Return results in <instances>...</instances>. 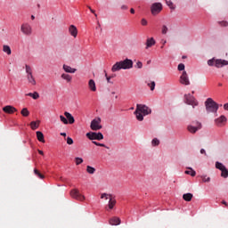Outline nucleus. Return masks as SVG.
<instances>
[{"instance_id": "f257e3e1", "label": "nucleus", "mask_w": 228, "mask_h": 228, "mask_svg": "<svg viewBox=\"0 0 228 228\" xmlns=\"http://www.w3.org/2000/svg\"><path fill=\"white\" fill-rule=\"evenodd\" d=\"M151 113H152V110L149 107H147V105H143V104L136 105L134 115L137 120H139V122H142L143 120V117H145L146 115H151Z\"/></svg>"}, {"instance_id": "f03ea898", "label": "nucleus", "mask_w": 228, "mask_h": 228, "mask_svg": "<svg viewBox=\"0 0 228 228\" xmlns=\"http://www.w3.org/2000/svg\"><path fill=\"white\" fill-rule=\"evenodd\" d=\"M129 69H133V61L131 59H126L124 61L116 62L112 66L111 70L113 72H118V70H127Z\"/></svg>"}, {"instance_id": "7ed1b4c3", "label": "nucleus", "mask_w": 228, "mask_h": 228, "mask_svg": "<svg viewBox=\"0 0 228 228\" xmlns=\"http://www.w3.org/2000/svg\"><path fill=\"white\" fill-rule=\"evenodd\" d=\"M205 106L208 113H216V111H218V103L214 102L211 98L207 99Z\"/></svg>"}, {"instance_id": "20e7f679", "label": "nucleus", "mask_w": 228, "mask_h": 228, "mask_svg": "<svg viewBox=\"0 0 228 228\" xmlns=\"http://www.w3.org/2000/svg\"><path fill=\"white\" fill-rule=\"evenodd\" d=\"M20 31L23 33L26 37H31L33 35V28L29 23H23L20 26Z\"/></svg>"}, {"instance_id": "39448f33", "label": "nucleus", "mask_w": 228, "mask_h": 228, "mask_svg": "<svg viewBox=\"0 0 228 228\" xmlns=\"http://www.w3.org/2000/svg\"><path fill=\"white\" fill-rule=\"evenodd\" d=\"M184 99H185L186 104L192 106V108H195V106H199V102H197V100H195V97H193V95L185 94Z\"/></svg>"}, {"instance_id": "423d86ee", "label": "nucleus", "mask_w": 228, "mask_h": 228, "mask_svg": "<svg viewBox=\"0 0 228 228\" xmlns=\"http://www.w3.org/2000/svg\"><path fill=\"white\" fill-rule=\"evenodd\" d=\"M86 136L89 140H104V135H102V133H95V132H89L86 134Z\"/></svg>"}, {"instance_id": "0eeeda50", "label": "nucleus", "mask_w": 228, "mask_h": 228, "mask_svg": "<svg viewBox=\"0 0 228 228\" xmlns=\"http://www.w3.org/2000/svg\"><path fill=\"white\" fill-rule=\"evenodd\" d=\"M90 127L92 131H99V129H102V126H101V118L93 119Z\"/></svg>"}, {"instance_id": "6e6552de", "label": "nucleus", "mask_w": 228, "mask_h": 228, "mask_svg": "<svg viewBox=\"0 0 228 228\" xmlns=\"http://www.w3.org/2000/svg\"><path fill=\"white\" fill-rule=\"evenodd\" d=\"M151 10L152 15H158V13H159L161 10H163V4H161V3H154L152 4Z\"/></svg>"}, {"instance_id": "1a4fd4ad", "label": "nucleus", "mask_w": 228, "mask_h": 228, "mask_svg": "<svg viewBox=\"0 0 228 228\" xmlns=\"http://www.w3.org/2000/svg\"><path fill=\"white\" fill-rule=\"evenodd\" d=\"M70 195L72 199H76L77 200H85V196L79 193V190L77 189L71 190Z\"/></svg>"}, {"instance_id": "9d476101", "label": "nucleus", "mask_w": 228, "mask_h": 228, "mask_svg": "<svg viewBox=\"0 0 228 228\" xmlns=\"http://www.w3.org/2000/svg\"><path fill=\"white\" fill-rule=\"evenodd\" d=\"M180 83L182 85H185L188 86L190 85V78L188 77V73L186 71H183L180 77Z\"/></svg>"}, {"instance_id": "9b49d317", "label": "nucleus", "mask_w": 228, "mask_h": 228, "mask_svg": "<svg viewBox=\"0 0 228 228\" xmlns=\"http://www.w3.org/2000/svg\"><path fill=\"white\" fill-rule=\"evenodd\" d=\"M195 126H188V131H189L190 133L195 134V133H197V131H199V129H201V127H202V124H200V123H199V122H196V123H195Z\"/></svg>"}, {"instance_id": "f8f14e48", "label": "nucleus", "mask_w": 228, "mask_h": 228, "mask_svg": "<svg viewBox=\"0 0 228 228\" xmlns=\"http://www.w3.org/2000/svg\"><path fill=\"white\" fill-rule=\"evenodd\" d=\"M3 111L4 113H8L9 115H12V113H15L17 111V109L12 105H7L3 108Z\"/></svg>"}, {"instance_id": "ddd939ff", "label": "nucleus", "mask_w": 228, "mask_h": 228, "mask_svg": "<svg viewBox=\"0 0 228 228\" xmlns=\"http://www.w3.org/2000/svg\"><path fill=\"white\" fill-rule=\"evenodd\" d=\"M62 69L67 74H76L77 72V69L75 68H72L67 64H63Z\"/></svg>"}, {"instance_id": "4468645a", "label": "nucleus", "mask_w": 228, "mask_h": 228, "mask_svg": "<svg viewBox=\"0 0 228 228\" xmlns=\"http://www.w3.org/2000/svg\"><path fill=\"white\" fill-rule=\"evenodd\" d=\"M215 65L217 69H220L222 67H225V65H228V61L217 59L215 61Z\"/></svg>"}, {"instance_id": "2eb2a0df", "label": "nucleus", "mask_w": 228, "mask_h": 228, "mask_svg": "<svg viewBox=\"0 0 228 228\" xmlns=\"http://www.w3.org/2000/svg\"><path fill=\"white\" fill-rule=\"evenodd\" d=\"M116 205L117 200H115L114 198H110V200H109L108 207H106L105 209L107 211H110V209H113Z\"/></svg>"}, {"instance_id": "dca6fc26", "label": "nucleus", "mask_w": 228, "mask_h": 228, "mask_svg": "<svg viewBox=\"0 0 228 228\" xmlns=\"http://www.w3.org/2000/svg\"><path fill=\"white\" fill-rule=\"evenodd\" d=\"M88 88L91 92H97V86L95 85V80L90 79L88 81Z\"/></svg>"}, {"instance_id": "f3484780", "label": "nucleus", "mask_w": 228, "mask_h": 228, "mask_svg": "<svg viewBox=\"0 0 228 228\" xmlns=\"http://www.w3.org/2000/svg\"><path fill=\"white\" fill-rule=\"evenodd\" d=\"M69 33L71 35V37L76 38V37H77V28H76L74 25H70L69 28Z\"/></svg>"}, {"instance_id": "a211bd4d", "label": "nucleus", "mask_w": 228, "mask_h": 228, "mask_svg": "<svg viewBox=\"0 0 228 228\" xmlns=\"http://www.w3.org/2000/svg\"><path fill=\"white\" fill-rule=\"evenodd\" d=\"M64 116L68 119V124H74V122H76V119H74V116L70 114V112H64Z\"/></svg>"}, {"instance_id": "6ab92c4d", "label": "nucleus", "mask_w": 228, "mask_h": 228, "mask_svg": "<svg viewBox=\"0 0 228 228\" xmlns=\"http://www.w3.org/2000/svg\"><path fill=\"white\" fill-rule=\"evenodd\" d=\"M110 225H120V218L114 216L109 220Z\"/></svg>"}, {"instance_id": "aec40b11", "label": "nucleus", "mask_w": 228, "mask_h": 228, "mask_svg": "<svg viewBox=\"0 0 228 228\" xmlns=\"http://www.w3.org/2000/svg\"><path fill=\"white\" fill-rule=\"evenodd\" d=\"M152 45H156V40H154V37L148 38L146 40V49L152 47Z\"/></svg>"}, {"instance_id": "412c9836", "label": "nucleus", "mask_w": 228, "mask_h": 228, "mask_svg": "<svg viewBox=\"0 0 228 228\" xmlns=\"http://www.w3.org/2000/svg\"><path fill=\"white\" fill-rule=\"evenodd\" d=\"M61 79H64V81H67V83H71L72 82V76L67 73H62L61 75Z\"/></svg>"}, {"instance_id": "4be33fe9", "label": "nucleus", "mask_w": 228, "mask_h": 228, "mask_svg": "<svg viewBox=\"0 0 228 228\" xmlns=\"http://www.w3.org/2000/svg\"><path fill=\"white\" fill-rule=\"evenodd\" d=\"M224 122H227V118H225V116H221L219 118L216 119V126H222Z\"/></svg>"}, {"instance_id": "5701e85b", "label": "nucleus", "mask_w": 228, "mask_h": 228, "mask_svg": "<svg viewBox=\"0 0 228 228\" xmlns=\"http://www.w3.org/2000/svg\"><path fill=\"white\" fill-rule=\"evenodd\" d=\"M36 134L38 142H41V143H45V139H44V134L42 132L37 131Z\"/></svg>"}, {"instance_id": "b1692460", "label": "nucleus", "mask_w": 228, "mask_h": 228, "mask_svg": "<svg viewBox=\"0 0 228 228\" xmlns=\"http://www.w3.org/2000/svg\"><path fill=\"white\" fill-rule=\"evenodd\" d=\"M27 79L29 85H32V86H35V85H37V80H35V77H33V75H27Z\"/></svg>"}, {"instance_id": "393cba45", "label": "nucleus", "mask_w": 228, "mask_h": 228, "mask_svg": "<svg viewBox=\"0 0 228 228\" xmlns=\"http://www.w3.org/2000/svg\"><path fill=\"white\" fill-rule=\"evenodd\" d=\"M39 126H40V120L32 121V122L30 123V127H31V129H32L33 131L38 129Z\"/></svg>"}, {"instance_id": "a878e982", "label": "nucleus", "mask_w": 228, "mask_h": 228, "mask_svg": "<svg viewBox=\"0 0 228 228\" xmlns=\"http://www.w3.org/2000/svg\"><path fill=\"white\" fill-rule=\"evenodd\" d=\"M26 95L28 97H32L35 101H37V99H40V94L37 92L28 93Z\"/></svg>"}, {"instance_id": "bb28decb", "label": "nucleus", "mask_w": 228, "mask_h": 228, "mask_svg": "<svg viewBox=\"0 0 228 228\" xmlns=\"http://www.w3.org/2000/svg\"><path fill=\"white\" fill-rule=\"evenodd\" d=\"M183 200H186V202L191 201V199H193V194L191 193H185L183 195Z\"/></svg>"}, {"instance_id": "cd10ccee", "label": "nucleus", "mask_w": 228, "mask_h": 228, "mask_svg": "<svg viewBox=\"0 0 228 228\" xmlns=\"http://www.w3.org/2000/svg\"><path fill=\"white\" fill-rule=\"evenodd\" d=\"M3 51H4V53H6V54H8V56H10V54H12V48H10V45H3Z\"/></svg>"}, {"instance_id": "c85d7f7f", "label": "nucleus", "mask_w": 228, "mask_h": 228, "mask_svg": "<svg viewBox=\"0 0 228 228\" xmlns=\"http://www.w3.org/2000/svg\"><path fill=\"white\" fill-rule=\"evenodd\" d=\"M147 86H149L151 90V92H154V89L156 88V82L154 81H146Z\"/></svg>"}, {"instance_id": "c756f323", "label": "nucleus", "mask_w": 228, "mask_h": 228, "mask_svg": "<svg viewBox=\"0 0 228 228\" xmlns=\"http://www.w3.org/2000/svg\"><path fill=\"white\" fill-rule=\"evenodd\" d=\"M185 174H187V175H191V177H195V175H197V172H195L191 167H189V170L185 171Z\"/></svg>"}, {"instance_id": "7c9ffc66", "label": "nucleus", "mask_w": 228, "mask_h": 228, "mask_svg": "<svg viewBox=\"0 0 228 228\" xmlns=\"http://www.w3.org/2000/svg\"><path fill=\"white\" fill-rule=\"evenodd\" d=\"M101 199H105V200H110V199H113V195L108 193H102Z\"/></svg>"}, {"instance_id": "2f4dec72", "label": "nucleus", "mask_w": 228, "mask_h": 228, "mask_svg": "<svg viewBox=\"0 0 228 228\" xmlns=\"http://www.w3.org/2000/svg\"><path fill=\"white\" fill-rule=\"evenodd\" d=\"M216 168H217L218 170H221L222 172L223 170H225V166H224V164L220 162H216Z\"/></svg>"}, {"instance_id": "473e14b6", "label": "nucleus", "mask_w": 228, "mask_h": 228, "mask_svg": "<svg viewBox=\"0 0 228 228\" xmlns=\"http://www.w3.org/2000/svg\"><path fill=\"white\" fill-rule=\"evenodd\" d=\"M86 172H87V174L94 175V174H95V168L93 167L92 166H87Z\"/></svg>"}, {"instance_id": "72a5a7b5", "label": "nucleus", "mask_w": 228, "mask_h": 228, "mask_svg": "<svg viewBox=\"0 0 228 228\" xmlns=\"http://www.w3.org/2000/svg\"><path fill=\"white\" fill-rule=\"evenodd\" d=\"M20 114L22 117H29V110H28V108H24L21 110Z\"/></svg>"}, {"instance_id": "f704fd0d", "label": "nucleus", "mask_w": 228, "mask_h": 228, "mask_svg": "<svg viewBox=\"0 0 228 228\" xmlns=\"http://www.w3.org/2000/svg\"><path fill=\"white\" fill-rule=\"evenodd\" d=\"M27 76L33 75V69H31V67L29 65L25 66Z\"/></svg>"}, {"instance_id": "c9c22d12", "label": "nucleus", "mask_w": 228, "mask_h": 228, "mask_svg": "<svg viewBox=\"0 0 228 228\" xmlns=\"http://www.w3.org/2000/svg\"><path fill=\"white\" fill-rule=\"evenodd\" d=\"M221 172H222L221 173V177H224V179H227V177H228V170H227V168L225 167Z\"/></svg>"}, {"instance_id": "e433bc0d", "label": "nucleus", "mask_w": 228, "mask_h": 228, "mask_svg": "<svg viewBox=\"0 0 228 228\" xmlns=\"http://www.w3.org/2000/svg\"><path fill=\"white\" fill-rule=\"evenodd\" d=\"M34 174L36 175H37V177H39V179H45V176H44V175L41 174L40 171H38V169H34Z\"/></svg>"}, {"instance_id": "4c0bfd02", "label": "nucleus", "mask_w": 228, "mask_h": 228, "mask_svg": "<svg viewBox=\"0 0 228 228\" xmlns=\"http://www.w3.org/2000/svg\"><path fill=\"white\" fill-rule=\"evenodd\" d=\"M167 6L170 8V10H175V6L174 5V3L171 2V0H168L166 2Z\"/></svg>"}, {"instance_id": "58836bf2", "label": "nucleus", "mask_w": 228, "mask_h": 228, "mask_svg": "<svg viewBox=\"0 0 228 228\" xmlns=\"http://www.w3.org/2000/svg\"><path fill=\"white\" fill-rule=\"evenodd\" d=\"M151 145L153 147H158V145H159V141L158 140V138H154L152 141H151Z\"/></svg>"}, {"instance_id": "ea45409f", "label": "nucleus", "mask_w": 228, "mask_h": 228, "mask_svg": "<svg viewBox=\"0 0 228 228\" xmlns=\"http://www.w3.org/2000/svg\"><path fill=\"white\" fill-rule=\"evenodd\" d=\"M93 143L94 145H97V147H105V149H110L109 147H107L104 143H100V142H97L95 141H93Z\"/></svg>"}, {"instance_id": "a19ab883", "label": "nucleus", "mask_w": 228, "mask_h": 228, "mask_svg": "<svg viewBox=\"0 0 228 228\" xmlns=\"http://www.w3.org/2000/svg\"><path fill=\"white\" fill-rule=\"evenodd\" d=\"M75 163L76 165H81V163H83V159L79 157L75 158Z\"/></svg>"}, {"instance_id": "79ce46f5", "label": "nucleus", "mask_w": 228, "mask_h": 228, "mask_svg": "<svg viewBox=\"0 0 228 228\" xmlns=\"http://www.w3.org/2000/svg\"><path fill=\"white\" fill-rule=\"evenodd\" d=\"M60 118H61V122L62 123V124H69V120L68 119H66V118L64 117V116H62V115H61L60 116Z\"/></svg>"}, {"instance_id": "37998d69", "label": "nucleus", "mask_w": 228, "mask_h": 228, "mask_svg": "<svg viewBox=\"0 0 228 228\" xmlns=\"http://www.w3.org/2000/svg\"><path fill=\"white\" fill-rule=\"evenodd\" d=\"M201 179H202L203 183H209V181H211V178L207 175L201 176Z\"/></svg>"}, {"instance_id": "c03bdc74", "label": "nucleus", "mask_w": 228, "mask_h": 228, "mask_svg": "<svg viewBox=\"0 0 228 228\" xmlns=\"http://www.w3.org/2000/svg\"><path fill=\"white\" fill-rule=\"evenodd\" d=\"M167 33H168V28L167 27V25H163L162 26V35H167Z\"/></svg>"}, {"instance_id": "a18cd8bd", "label": "nucleus", "mask_w": 228, "mask_h": 228, "mask_svg": "<svg viewBox=\"0 0 228 228\" xmlns=\"http://www.w3.org/2000/svg\"><path fill=\"white\" fill-rule=\"evenodd\" d=\"M215 59L212 60H208V65H209V67H213V65H215Z\"/></svg>"}, {"instance_id": "49530a36", "label": "nucleus", "mask_w": 228, "mask_h": 228, "mask_svg": "<svg viewBox=\"0 0 228 228\" xmlns=\"http://www.w3.org/2000/svg\"><path fill=\"white\" fill-rule=\"evenodd\" d=\"M67 143H68V145H72V143H74V140H72V138H70V137H68Z\"/></svg>"}, {"instance_id": "de8ad7c7", "label": "nucleus", "mask_w": 228, "mask_h": 228, "mask_svg": "<svg viewBox=\"0 0 228 228\" xmlns=\"http://www.w3.org/2000/svg\"><path fill=\"white\" fill-rule=\"evenodd\" d=\"M220 26H222L223 28H227L228 26V22L227 21H221L219 22Z\"/></svg>"}, {"instance_id": "09e8293b", "label": "nucleus", "mask_w": 228, "mask_h": 228, "mask_svg": "<svg viewBox=\"0 0 228 228\" xmlns=\"http://www.w3.org/2000/svg\"><path fill=\"white\" fill-rule=\"evenodd\" d=\"M135 67H136L137 69H142V68L143 67V64L142 63V61H137Z\"/></svg>"}, {"instance_id": "8fccbe9b", "label": "nucleus", "mask_w": 228, "mask_h": 228, "mask_svg": "<svg viewBox=\"0 0 228 228\" xmlns=\"http://www.w3.org/2000/svg\"><path fill=\"white\" fill-rule=\"evenodd\" d=\"M178 70H184V64L180 63V64L178 65Z\"/></svg>"}, {"instance_id": "3c124183", "label": "nucleus", "mask_w": 228, "mask_h": 228, "mask_svg": "<svg viewBox=\"0 0 228 228\" xmlns=\"http://www.w3.org/2000/svg\"><path fill=\"white\" fill-rule=\"evenodd\" d=\"M141 24H142V26H147V20L142 19V20H141Z\"/></svg>"}, {"instance_id": "603ef678", "label": "nucleus", "mask_w": 228, "mask_h": 228, "mask_svg": "<svg viewBox=\"0 0 228 228\" xmlns=\"http://www.w3.org/2000/svg\"><path fill=\"white\" fill-rule=\"evenodd\" d=\"M104 73H105V77H106L107 82L110 83V81L111 79V77H108V73H106V71H104Z\"/></svg>"}, {"instance_id": "864d4df0", "label": "nucleus", "mask_w": 228, "mask_h": 228, "mask_svg": "<svg viewBox=\"0 0 228 228\" xmlns=\"http://www.w3.org/2000/svg\"><path fill=\"white\" fill-rule=\"evenodd\" d=\"M200 154H204L205 156H208V153H206V150L204 149L200 150Z\"/></svg>"}, {"instance_id": "5fc2aeb1", "label": "nucleus", "mask_w": 228, "mask_h": 228, "mask_svg": "<svg viewBox=\"0 0 228 228\" xmlns=\"http://www.w3.org/2000/svg\"><path fill=\"white\" fill-rule=\"evenodd\" d=\"M87 8H89L91 13H95V11L94 9H92V7L90 5H88Z\"/></svg>"}, {"instance_id": "6e6d98bb", "label": "nucleus", "mask_w": 228, "mask_h": 228, "mask_svg": "<svg viewBox=\"0 0 228 228\" xmlns=\"http://www.w3.org/2000/svg\"><path fill=\"white\" fill-rule=\"evenodd\" d=\"M38 154H40L41 156H44V151L42 150H38L37 151Z\"/></svg>"}, {"instance_id": "4d7b16f0", "label": "nucleus", "mask_w": 228, "mask_h": 228, "mask_svg": "<svg viewBox=\"0 0 228 228\" xmlns=\"http://www.w3.org/2000/svg\"><path fill=\"white\" fill-rule=\"evenodd\" d=\"M121 10H127V5H122Z\"/></svg>"}, {"instance_id": "13d9d810", "label": "nucleus", "mask_w": 228, "mask_h": 228, "mask_svg": "<svg viewBox=\"0 0 228 228\" xmlns=\"http://www.w3.org/2000/svg\"><path fill=\"white\" fill-rule=\"evenodd\" d=\"M224 110H228V103H225L224 106Z\"/></svg>"}, {"instance_id": "bf43d9fd", "label": "nucleus", "mask_w": 228, "mask_h": 228, "mask_svg": "<svg viewBox=\"0 0 228 228\" xmlns=\"http://www.w3.org/2000/svg\"><path fill=\"white\" fill-rule=\"evenodd\" d=\"M130 12L134 14V10L133 8L130 9Z\"/></svg>"}, {"instance_id": "052dcab7", "label": "nucleus", "mask_w": 228, "mask_h": 228, "mask_svg": "<svg viewBox=\"0 0 228 228\" xmlns=\"http://www.w3.org/2000/svg\"><path fill=\"white\" fill-rule=\"evenodd\" d=\"M61 136H67L66 133H61Z\"/></svg>"}, {"instance_id": "680f3d73", "label": "nucleus", "mask_w": 228, "mask_h": 228, "mask_svg": "<svg viewBox=\"0 0 228 228\" xmlns=\"http://www.w3.org/2000/svg\"><path fill=\"white\" fill-rule=\"evenodd\" d=\"M222 204H224V206H227V202L224 200L222 201Z\"/></svg>"}, {"instance_id": "e2e57ef3", "label": "nucleus", "mask_w": 228, "mask_h": 228, "mask_svg": "<svg viewBox=\"0 0 228 228\" xmlns=\"http://www.w3.org/2000/svg\"><path fill=\"white\" fill-rule=\"evenodd\" d=\"M165 44H167V41H164V43H163V45H162V46H161V49H163Z\"/></svg>"}, {"instance_id": "0e129e2a", "label": "nucleus", "mask_w": 228, "mask_h": 228, "mask_svg": "<svg viewBox=\"0 0 228 228\" xmlns=\"http://www.w3.org/2000/svg\"><path fill=\"white\" fill-rule=\"evenodd\" d=\"M32 20H35V15L31 16Z\"/></svg>"}, {"instance_id": "69168bd1", "label": "nucleus", "mask_w": 228, "mask_h": 228, "mask_svg": "<svg viewBox=\"0 0 228 228\" xmlns=\"http://www.w3.org/2000/svg\"><path fill=\"white\" fill-rule=\"evenodd\" d=\"M218 86H222V83H219V84H218Z\"/></svg>"}, {"instance_id": "338daca9", "label": "nucleus", "mask_w": 228, "mask_h": 228, "mask_svg": "<svg viewBox=\"0 0 228 228\" xmlns=\"http://www.w3.org/2000/svg\"><path fill=\"white\" fill-rule=\"evenodd\" d=\"M94 17H97V13L94 12Z\"/></svg>"}, {"instance_id": "774afa93", "label": "nucleus", "mask_w": 228, "mask_h": 228, "mask_svg": "<svg viewBox=\"0 0 228 228\" xmlns=\"http://www.w3.org/2000/svg\"><path fill=\"white\" fill-rule=\"evenodd\" d=\"M111 94H112V95H115V92H112Z\"/></svg>"}]
</instances>
